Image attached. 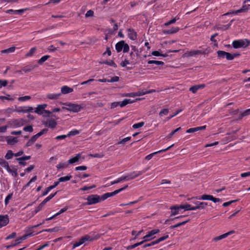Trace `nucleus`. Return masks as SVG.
<instances>
[{"mask_svg": "<svg viewBox=\"0 0 250 250\" xmlns=\"http://www.w3.org/2000/svg\"><path fill=\"white\" fill-rule=\"evenodd\" d=\"M100 238V235L99 234L96 235L95 236V238H91L89 235H86L82 237H81L79 240L76 241L74 244L73 246V249H75L76 247H78L83 244L86 241H91L95 239L97 240L98 238Z\"/></svg>", "mask_w": 250, "mask_h": 250, "instance_id": "nucleus-1", "label": "nucleus"}, {"mask_svg": "<svg viewBox=\"0 0 250 250\" xmlns=\"http://www.w3.org/2000/svg\"><path fill=\"white\" fill-rule=\"evenodd\" d=\"M250 44V41L248 39L235 40L232 42V46L237 49L241 47L245 48Z\"/></svg>", "mask_w": 250, "mask_h": 250, "instance_id": "nucleus-2", "label": "nucleus"}, {"mask_svg": "<svg viewBox=\"0 0 250 250\" xmlns=\"http://www.w3.org/2000/svg\"><path fill=\"white\" fill-rule=\"evenodd\" d=\"M63 104L66 105L67 107L62 106V109L68 111H72L73 112H78L82 108V106L80 104L69 103H63Z\"/></svg>", "mask_w": 250, "mask_h": 250, "instance_id": "nucleus-3", "label": "nucleus"}, {"mask_svg": "<svg viewBox=\"0 0 250 250\" xmlns=\"http://www.w3.org/2000/svg\"><path fill=\"white\" fill-rule=\"evenodd\" d=\"M194 199H198V200H210L214 203L221 202L222 200L221 199L217 198L214 197L212 195H208V194H203L201 196H197L195 197H192L191 198H188V200H193Z\"/></svg>", "mask_w": 250, "mask_h": 250, "instance_id": "nucleus-4", "label": "nucleus"}, {"mask_svg": "<svg viewBox=\"0 0 250 250\" xmlns=\"http://www.w3.org/2000/svg\"><path fill=\"white\" fill-rule=\"evenodd\" d=\"M87 202L84 204V205H91L100 202V196L97 194H92L87 196Z\"/></svg>", "mask_w": 250, "mask_h": 250, "instance_id": "nucleus-5", "label": "nucleus"}, {"mask_svg": "<svg viewBox=\"0 0 250 250\" xmlns=\"http://www.w3.org/2000/svg\"><path fill=\"white\" fill-rule=\"evenodd\" d=\"M208 49H206L204 50H193L190 51H187L185 53L184 55L186 57H189L199 54H208Z\"/></svg>", "mask_w": 250, "mask_h": 250, "instance_id": "nucleus-6", "label": "nucleus"}, {"mask_svg": "<svg viewBox=\"0 0 250 250\" xmlns=\"http://www.w3.org/2000/svg\"><path fill=\"white\" fill-rule=\"evenodd\" d=\"M250 4L244 5L242 6V7L240 9H239L238 10L232 11L231 12H228V13L224 14V15H229L230 14H238L239 13L246 12L248 11V10L250 9Z\"/></svg>", "mask_w": 250, "mask_h": 250, "instance_id": "nucleus-7", "label": "nucleus"}, {"mask_svg": "<svg viewBox=\"0 0 250 250\" xmlns=\"http://www.w3.org/2000/svg\"><path fill=\"white\" fill-rule=\"evenodd\" d=\"M160 232V230L159 229H154L151 230V231L148 232L147 234L143 237V240H146V242L147 241L151 240L153 239V238H151V237Z\"/></svg>", "mask_w": 250, "mask_h": 250, "instance_id": "nucleus-8", "label": "nucleus"}, {"mask_svg": "<svg viewBox=\"0 0 250 250\" xmlns=\"http://www.w3.org/2000/svg\"><path fill=\"white\" fill-rule=\"evenodd\" d=\"M42 124L44 126L49 127L52 129L55 128L57 125L56 121L54 119H51L45 122H43Z\"/></svg>", "mask_w": 250, "mask_h": 250, "instance_id": "nucleus-9", "label": "nucleus"}, {"mask_svg": "<svg viewBox=\"0 0 250 250\" xmlns=\"http://www.w3.org/2000/svg\"><path fill=\"white\" fill-rule=\"evenodd\" d=\"M173 146H174V144H172V145H171V146H169L167 147V148H166L165 149H162V150H159L158 151H156V152H153L152 153H151V154L147 155L145 157V159L146 160H150L152 158L153 155H155V154H156L157 153H161V152H165V151H167V150H168L169 148H170L171 147H172Z\"/></svg>", "mask_w": 250, "mask_h": 250, "instance_id": "nucleus-10", "label": "nucleus"}, {"mask_svg": "<svg viewBox=\"0 0 250 250\" xmlns=\"http://www.w3.org/2000/svg\"><path fill=\"white\" fill-rule=\"evenodd\" d=\"M235 233V231L232 230H231L230 231H229L226 233H224L222 235H221L220 236H217V237H214L213 239V241H215V242H217L218 241H219L220 240H222V239H224V238H226L227 236H228L229 235H230V234H232L233 233Z\"/></svg>", "mask_w": 250, "mask_h": 250, "instance_id": "nucleus-11", "label": "nucleus"}, {"mask_svg": "<svg viewBox=\"0 0 250 250\" xmlns=\"http://www.w3.org/2000/svg\"><path fill=\"white\" fill-rule=\"evenodd\" d=\"M206 125H203L202 126H198L194 128H190L187 130L186 132L188 133H194L196 131L200 130H205L206 128Z\"/></svg>", "mask_w": 250, "mask_h": 250, "instance_id": "nucleus-12", "label": "nucleus"}, {"mask_svg": "<svg viewBox=\"0 0 250 250\" xmlns=\"http://www.w3.org/2000/svg\"><path fill=\"white\" fill-rule=\"evenodd\" d=\"M128 32V36L130 40L134 41L137 39V33L133 29L129 28Z\"/></svg>", "mask_w": 250, "mask_h": 250, "instance_id": "nucleus-13", "label": "nucleus"}, {"mask_svg": "<svg viewBox=\"0 0 250 250\" xmlns=\"http://www.w3.org/2000/svg\"><path fill=\"white\" fill-rule=\"evenodd\" d=\"M205 87V84H201L198 85H195L192 86L189 88V91H191L193 93H195L198 90L203 89Z\"/></svg>", "mask_w": 250, "mask_h": 250, "instance_id": "nucleus-14", "label": "nucleus"}, {"mask_svg": "<svg viewBox=\"0 0 250 250\" xmlns=\"http://www.w3.org/2000/svg\"><path fill=\"white\" fill-rule=\"evenodd\" d=\"M9 222L8 215H0V223L3 227L6 226Z\"/></svg>", "mask_w": 250, "mask_h": 250, "instance_id": "nucleus-15", "label": "nucleus"}, {"mask_svg": "<svg viewBox=\"0 0 250 250\" xmlns=\"http://www.w3.org/2000/svg\"><path fill=\"white\" fill-rule=\"evenodd\" d=\"M125 41H121L117 42L115 45V49L118 53H119L122 51L124 47Z\"/></svg>", "mask_w": 250, "mask_h": 250, "instance_id": "nucleus-16", "label": "nucleus"}, {"mask_svg": "<svg viewBox=\"0 0 250 250\" xmlns=\"http://www.w3.org/2000/svg\"><path fill=\"white\" fill-rule=\"evenodd\" d=\"M170 209H171L170 217H171L178 214L180 208H179V206H174L170 207Z\"/></svg>", "mask_w": 250, "mask_h": 250, "instance_id": "nucleus-17", "label": "nucleus"}, {"mask_svg": "<svg viewBox=\"0 0 250 250\" xmlns=\"http://www.w3.org/2000/svg\"><path fill=\"white\" fill-rule=\"evenodd\" d=\"M59 184V182H54L53 185H51L48 187H47L45 190L43 192L42 195L45 196L48 194V193L52 189L56 188Z\"/></svg>", "mask_w": 250, "mask_h": 250, "instance_id": "nucleus-18", "label": "nucleus"}, {"mask_svg": "<svg viewBox=\"0 0 250 250\" xmlns=\"http://www.w3.org/2000/svg\"><path fill=\"white\" fill-rule=\"evenodd\" d=\"M26 9H22L20 10H14L13 9H9L6 11L7 13L15 14V15H21L22 14L24 11H26Z\"/></svg>", "mask_w": 250, "mask_h": 250, "instance_id": "nucleus-19", "label": "nucleus"}, {"mask_svg": "<svg viewBox=\"0 0 250 250\" xmlns=\"http://www.w3.org/2000/svg\"><path fill=\"white\" fill-rule=\"evenodd\" d=\"M129 55L131 58L130 64L132 65H135L137 63V58L138 56H136L135 53H134L133 51L130 52Z\"/></svg>", "mask_w": 250, "mask_h": 250, "instance_id": "nucleus-20", "label": "nucleus"}, {"mask_svg": "<svg viewBox=\"0 0 250 250\" xmlns=\"http://www.w3.org/2000/svg\"><path fill=\"white\" fill-rule=\"evenodd\" d=\"M32 229L31 228L27 231V232H28L27 234H25L23 235L22 236L20 237L22 241H23L26 239L28 237L34 236L35 235L38 234V233H34V232H30Z\"/></svg>", "mask_w": 250, "mask_h": 250, "instance_id": "nucleus-21", "label": "nucleus"}, {"mask_svg": "<svg viewBox=\"0 0 250 250\" xmlns=\"http://www.w3.org/2000/svg\"><path fill=\"white\" fill-rule=\"evenodd\" d=\"M73 91V88H70L66 85L63 86L61 88V94H66L72 92Z\"/></svg>", "mask_w": 250, "mask_h": 250, "instance_id": "nucleus-22", "label": "nucleus"}, {"mask_svg": "<svg viewBox=\"0 0 250 250\" xmlns=\"http://www.w3.org/2000/svg\"><path fill=\"white\" fill-rule=\"evenodd\" d=\"M36 67V65H27L23 67H22V70L23 71V72L25 73H29L32 71L35 67Z\"/></svg>", "mask_w": 250, "mask_h": 250, "instance_id": "nucleus-23", "label": "nucleus"}, {"mask_svg": "<svg viewBox=\"0 0 250 250\" xmlns=\"http://www.w3.org/2000/svg\"><path fill=\"white\" fill-rule=\"evenodd\" d=\"M81 154L80 153L77 154L75 157L69 159L68 162L69 164H72L77 162L81 158Z\"/></svg>", "mask_w": 250, "mask_h": 250, "instance_id": "nucleus-24", "label": "nucleus"}, {"mask_svg": "<svg viewBox=\"0 0 250 250\" xmlns=\"http://www.w3.org/2000/svg\"><path fill=\"white\" fill-rule=\"evenodd\" d=\"M7 142L8 145H13L18 142L17 138L10 137L7 140Z\"/></svg>", "mask_w": 250, "mask_h": 250, "instance_id": "nucleus-25", "label": "nucleus"}, {"mask_svg": "<svg viewBox=\"0 0 250 250\" xmlns=\"http://www.w3.org/2000/svg\"><path fill=\"white\" fill-rule=\"evenodd\" d=\"M16 47L15 46H12L9 48L2 50L0 52L1 54H9L13 53L15 51Z\"/></svg>", "mask_w": 250, "mask_h": 250, "instance_id": "nucleus-26", "label": "nucleus"}, {"mask_svg": "<svg viewBox=\"0 0 250 250\" xmlns=\"http://www.w3.org/2000/svg\"><path fill=\"white\" fill-rule=\"evenodd\" d=\"M0 165L2 167H5L6 170L7 169L10 170V167L8 163L2 158H0Z\"/></svg>", "mask_w": 250, "mask_h": 250, "instance_id": "nucleus-27", "label": "nucleus"}, {"mask_svg": "<svg viewBox=\"0 0 250 250\" xmlns=\"http://www.w3.org/2000/svg\"><path fill=\"white\" fill-rule=\"evenodd\" d=\"M145 242H146V240H143L140 242H138L133 245L128 246V247H126V249L127 250H131V249H134V248H136L137 247L143 244Z\"/></svg>", "mask_w": 250, "mask_h": 250, "instance_id": "nucleus-28", "label": "nucleus"}, {"mask_svg": "<svg viewBox=\"0 0 250 250\" xmlns=\"http://www.w3.org/2000/svg\"><path fill=\"white\" fill-rule=\"evenodd\" d=\"M100 63L101 64H107V65H109V66H113L115 68L117 67V64L112 60H110L109 61H103V62H101Z\"/></svg>", "mask_w": 250, "mask_h": 250, "instance_id": "nucleus-29", "label": "nucleus"}, {"mask_svg": "<svg viewBox=\"0 0 250 250\" xmlns=\"http://www.w3.org/2000/svg\"><path fill=\"white\" fill-rule=\"evenodd\" d=\"M61 95V93L58 94H49L47 95V97L51 100L58 99Z\"/></svg>", "mask_w": 250, "mask_h": 250, "instance_id": "nucleus-30", "label": "nucleus"}, {"mask_svg": "<svg viewBox=\"0 0 250 250\" xmlns=\"http://www.w3.org/2000/svg\"><path fill=\"white\" fill-rule=\"evenodd\" d=\"M125 178L126 181H128L130 180H132L133 179H135L136 177L135 176V171H133L132 172H131L130 173L124 176Z\"/></svg>", "mask_w": 250, "mask_h": 250, "instance_id": "nucleus-31", "label": "nucleus"}, {"mask_svg": "<svg viewBox=\"0 0 250 250\" xmlns=\"http://www.w3.org/2000/svg\"><path fill=\"white\" fill-rule=\"evenodd\" d=\"M56 217V215L55 214H54V215H53L52 216L49 217V218H47L46 219H45V220H44L42 223H40V224H39L37 225H35V226H33L31 227V229H34V228H37L38 227L43 224L45 222V221H49V220H51L53 219H54V218H55Z\"/></svg>", "mask_w": 250, "mask_h": 250, "instance_id": "nucleus-32", "label": "nucleus"}, {"mask_svg": "<svg viewBox=\"0 0 250 250\" xmlns=\"http://www.w3.org/2000/svg\"><path fill=\"white\" fill-rule=\"evenodd\" d=\"M69 164L68 163V162L64 163H60L56 166V167L58 170L61 168H66L68 167Z\"/></svg>", "mask_w": 250, "mask_h": 250, "instance_id": "nucleus-33", "label": "nucleus"}, {"mask_svg": "<svg viewBox=\"0 0 250 250\" xmlns=\"http://www.w3.org/2000/svg\"><path fill=\"white\" fill-rule=\"evenodd\" d=\"M128 187V186L127 185H126L125 186H124V187L122 188H120L119 189H118L115 191H114L113 192H110L111 193V196H113L116 194H117L118 193H120V192H121L122 191L125 189L127 188Z\"/></svg>", "mask_w": 250, "mask_h": 250, "instance_id": "nucleus-34", "label": "nucleus"}, {"mask_svg": "<svg viewBox=\"0 0 250 250\" xmlns=\"http://www.w3.org/2000/svg\"><path fill=\"white\" fill-rule=\"evenodd\" d=\"M71 178H72L71 175H68L66 176L60 177L58 179L59 181L58 182H59V183H60V182H63L67 181H69V180H70V179Z\"/></svg>", "mask_w": 250, "mask_h": 250, "instance_id": "nucleus-35", "label": "nucleus"}, {"mask_svg": "<svg viewBox=\"0 0 250 250\" xmlns=\"http://www.w3.org/2000/svg\"><path fill=\"white\" fill-rule=\"evenodd\" d=\"M189 221V220L188 219L185 221H183L182 222H180V223H179L176 225H172V226H171L170 227V229H174V228H177V227H179L180 226H183V225H185Z\"/></svg>", "mask_w": 250, "mask_h": 250, "instance_id": "nucleus-36", "label": "nucleus"}, {"mask_svg": "<svg viewBox=\"0 0 250 250\" xmlns=\"http://www.w3.org/2000/svg\"><path fill=\"white\" fill-rule=\"evenodd\" d=\"M44 109L41 107L40 105H38L34 112L38 114V115H42L44 113Z\"/></svg>", "mask_w": 250, "mask_h": 250, "instance_id": "nucleus-37", "label": "nucleus"}, {"mask_svg": "<svg viewBox=\"0 0 250 250\" xmlns=\"http://www.w3.org/2000/svg\"><path fill=\"white\" fill-rule=\"evenodd\" d=\"M59 230H60V229L58 227H55L52 229H43L40 232H39L38 233H41L43 231L49 232H56V231H59Z\"/></svg>", "mask_w": 250, "mask_h": 250, "instance_id": "nucleus-38", "label": "nucleus"}, {"mask_svg": "<svg viewBox=\"0 0 250 250\" xmlns=\"http://www.w3.org/2000/svg\"><path fill=\"white\" fill-rule=\"evenodd\" d=\"M227 52L222 50H218L217 52V57L219 58H225L227 54Z\"/></svg>", "mask_w": 250, "mask_h": 250, "instance_id": "nucleus-39", "label": "nucleus"}, {"mask_svg": "<svg viewBox=\"0 0 250 250\" xmlns=\"http://www.w3.org/2000/svg\"><path fill=\"white\" fill-rule=\"evenodd\" d=\"M147 63L148 64H155L158 65H163L164 64L163 62L154 60H149L148 61Z\"/></svg>", "mask_w": 250, "mask_h": 250, "instance_id": "nucleus-40", "label": "nucleus"}, {"mask_svg": "<svg viewBox=\"0 0 250 250\" xmlns=\"http://www.w3.org/2000/svg\"><path fill=\"white\" fill-rule=\"evenodd\" d=\"M7 170L9 173H12V175L15 177H17L18 176V172L17 168H13L12 169H11L10 168V170L7 169Z\"/></svg>", "mask_w": 250, "mask_h": 250, "instance_id": "nucleus-41", "label": "nucleus"}, {"mask_svg": "<svg viewBox=\"0 0 250 250\" xmlns=\"http://www.w3.org/2000/svg\"><path fill=\"white\" fill-rule=\"evenodd\" d=\"M126 181L125 178L124 176L118 178L116 180L111 182L110 184H111V185H114L116 184H118V183H119L122 181Z\"/></svg>", "mask_w": 250, "mask_h": 250, "instance_id": "nucleus-42", "label": "nucleus"}, {"mask_svg": "<svg viewBox=\"0 0 250 250\" xmlns=\"http://www.w3.org/2000/svg\"><path fill=\"white\" fill-rule=\"evenodd\" d=\"M233 21V20H231L230 21V23L228 24H227V25H222L220 27H217V29H220V30H227L229 28V27H230L232 22Z\"/></svg>", "mask_w": 250, "mask_h": 250, "instance_id": "nucleus-43", "label": "nucleus"}, {"mask_svg": "<svg viewBox=\"0 0 250 250\" xmlns=\"http://www.w3.org/2000/svg\"><path fill=\"white\" fill-rule=\"evenodd\" d=\"M14 156V153H13L12 151L11 150H8L5 156V158L6 160H9L11 159L13 156Z\"/></svg>", "mask_w": 250, "mask_h": 250, "instance_id": "nucleus-44", "label": "nucleus"}, {"mask_svg": "<svg viewBox=\"0 0 250 250\" xmlns=\"http://www.w3.org/2000/svg\"><path fill=\"white\" fill-rule=\"evenodd\" d=\"M58 192V191H56L54 193L51 194L49 196L44 199L42 202L46 204L47 202L49 201L52 198H53L57 194Z\"/></svg>", "mask_w": 250, "mask_h": 250, "instance_id": "nucleus-45", "label": "nucleus"}, {"mask_svg": "<svg viewBox=\"0 0 250 250\" xmlns=\"http://www.w3.org/2000/svg\"><path fill=\"white\" fill-rule=\"evenodd\" d=\"M49 58H50V56L49 55H45L42 57L39 61L38 63L40 64H42L45 61H46Z\"/></svg>", "mask_w": 250, "mask_h": 250, "instance_id": "nucleus-46", "label": "nucleus"}, {"mask_svg": "<svg viewBox=\"0 0 250 250\" xmlns=\"http://www.w3.org/2000/svg\"><path fill=\"white\" fill-rule=\"evenodd\" d=\"M45 205V204L43 202H42L41 203H40L39 204V205L38 206V207L34 210L35 213L36 214L39 211H40L41 210H42V208L43 207V206Z\"/></svg>", "mask_w": 250, "mask_h": 250, "instance_id": "nucleus-47", "label": "nucleus"}, {"mask_svg": "<svg viewBox=\"0 0 250 250\" xmlns=\"http://www.w3.org/2000/svg\"><path fill=\"white\" fill-rule=\"evenodd\" d=\"M181 129V127H179L177 128H176V129L174 130L173 131H172L170 133H169L167 136V137L168 138V139H169V138H171V137L175 134L176 133V132H177L178 131H179Z\"/></svg>", "mask_w": 250, "mask_h": 250, "instance_id": "nucleus-48", "label": "nucleus"}, {"mask_svg": "<svg viewBox=\"0 0 250 250\" xmlns=\"http://www.w3.org/2000/svg\"><path fill=\"white\" fill-rule=\"evenodd\" d=\"M145 124L144 122H141L137 124H135L133 125L132 127L134 129H137L140 127H142Z\"/></svg>", "mask_w": 250, "mask_h": 250, "instance_id": "nucleus-49", "label": "nucleus"}, {"mask_svg": "<svg viewBox=\"0 0 250 250\" xmlns=\"http://www.w3.org/2000/svg\"><path fill=\"white\" fill-rule=\"evenodd\" d=\"M78 134H79V131L76 129H74L69 132V133L67 134V136L70 137L71 136H75Z\"/></svg>", "mask_w": 250, "mask_h": 250, "instance_id": "nucleus-50", "label": "nucleus"}, {"mask_svg": "<svg viewBox=\"0 0 250 250\" xmlns=\"http://www.w3.org/2000/svg\"><path fill=\"white\" fill-rule=\"evenodd\" d=\"M130 64V61L125 59L124 61H122L120 63V65L122 67H125L126 66L127 64Z\"/></svg>", "mask_w": 250, "mask_h": 250, "instance_id": "nucleus-51", "label": "nucleus"}, {"mask_svg": "<svg viewBox=\"0 0 250 250\" xmlns=\"http://www.w3.org/2000/svg\"><path fill=\"white\" fill-rule=\"evenodd\" d=\"M148 169V168H146L144 169L143 170H142L141 171H135L136 177H137L139 176L140 175H141L145 173Z\"/></svg>", "mask_w": 250, "mask_h": 250, "instance_id": "nucleus-52", "label": "nucleus"}, {"mask_svg": "<svg viewBox=\"0 0 250 250\" xmlns=\"http://www.w3.org/2000/svg\"><path fill=\"white\" fill-rule=\"evenodd\" d=\"M10 95L8 94H6V96H0V99L2 101H3L4 100H7L9 101H13L14 98H10Z\"/></svg>", "mask_w": 250, "mask_h": 250, "instance_id": "nucleus-53", "label": "nucleus"}, {"mask_svg": "<svg viewBox=\"0 0 250 250\" xmlns=\"http://www.w3.org/2000/svg\"><path fill=\"white\" fill-rule=\"evenodd\" d=\"M190 205L187 204L184 205H180L179 208L180 209H185L186 210H190Z\"/></svg>", "mask_w": 250, "mask_h": 250, "instance_id": "nucleus-54", "label": "nucleus"}, {"mask_svg": "<svg viewBox=\"0 0 250 250\" xmlns=\"http://www.w3.org/2000/svg\"><path fill=\"white\" fill-rule=\"evenodd\" d=\"M169 112V110L168 109L165 108L161 110V111L159 112V116H163V115H167Z\"/></svg>", "mask_w": 250, "mask_h": 250, "instance_id": "nucleus-55", "label": "nucleus"}, {"mask_svg": "<svg viewBox=\"0 0 250 250\" xmlns=\"http://www.w3.org/2000/svg\"><path fill=\"white\" fill-rule=\"evenodd\" d=\"M95 187H96V185H93L92 186H91L90 187L84 186L82 188L80 189V190L82 191H86V190L95 188Z\"/></svg>", "mask_w": 250, "mask_h": 250, "instance_id": "nucleus-56", "label": "nucleus"}, {"mask_svg": "<svg viewBox=\"0 0 250 250\" xmlns=\"http://www.w3.org/2000/svg\"><path fill=\"white\" fill-rule=\"evenodd\" d=\"M27 106H21L16 109V111L18 112L26 113V108Z\"/></svg>", "mask_w": 250, "mask_h": 250, "instance_id": "nucleus-57", "label": "nucleus"}, {"mask_svg": "<svg viewBox=\"0 0 250 250\" xmlns=\"http://www.w3.org/2000/svg\"><path fill=\"white\" fill-rule=\"evenodd\" d=\"M52 113V112L50 111L49 110H44V113L42 114V116L44 117H50L51 114Z\"/></svg>", "mask_w": 250, "mask_h": 250, "instance_id": "nucleus-58", "label": "nucleus"}, {"mask_svg": "<svg viewBox=\"0 0 250 250\" xmlns=\"http://www.w3.org/2000/svg\"><path fill=\"white\" fill-rule=\"evenodd\" d=\"M23 130L25 131H28L31 132L33 131L32 125H27L23 128Z\"/></svg>", "mask_w": 250, "mask_h": 250, "instance_id": "nucleus-59", "label": "nucleus"}, {"mask_svg": "<svg viewBox=\"0 0 250 250\" xmlns=\"http://www.w3.org/2000/svg\"><path fill=\"white\" fill-rule=\"evenodd\" d=\"M131 137H127L123 139L121 141L119 142L117 144H124L125 142L129 141L131 139Z\"/></svg>", "mask_w": 250, "mask_h": 250, "instance_id": "nucleus-60", "label": "nucleus"}, {"mask_svg": "<svg viewBox=\"0 0 250 250\" xmlns=\"http://www.w3.org/2000/svg\"><path fill=\"white\" fill-rule=\"evenodd\" d=\"M8 83L7 80H0V88L2 86H6Z\"/></svg>", "mask_w": 250, "mask_h": 250, "instance_id": "nucleus-61", "label": "nucleus"}, {"mask_svg": "<svg viewBox=\"0 0 250 250\" xmlns=\"http://www.w3.org/2000/svg\"><path fill=\"white\" fill-rule=\"evenodd\" d=\"M36 50V48L35 47H33L31 48L29 50V51L27 53L26 56L27 57H30L31 56L33 53L35 52Z\"/></svg>", "mask_w": 250, "mask_h": 250, "instance_id": "nucleus-62", "label": "nucleus"}, {"mask_svg": "<svg viewBox=\"0 0 250 250\" xmlns=\"http://www.w3.org/2000/svg\"><path fill=\"white\" fill-rule=\"evenodd\" d=\"M12 122L16 126H20L23 125V124L21 123V121L19 120H14L12 121Z\"/></svg>", "mask_w": 250, "mask_h": 250, "instance_id": "nucleus-63", "label": "nucleus"}, {"mask_svg": "<svg viewBox=\"0 0 250 250\" xmlns=\"http://www.w3.org/2000/svg\"><path fill=\"white\" fill-rule=\"evenodd\" d=\"M31 99V97L29 96H23V97H20L18 98V100L20 101H26V100H28L29 99Z\"/></svg>", "mask_w": 250, "mask_h": 250, "instance_id": "nucleus-64", "label": "nucleus"}]
</instances>
